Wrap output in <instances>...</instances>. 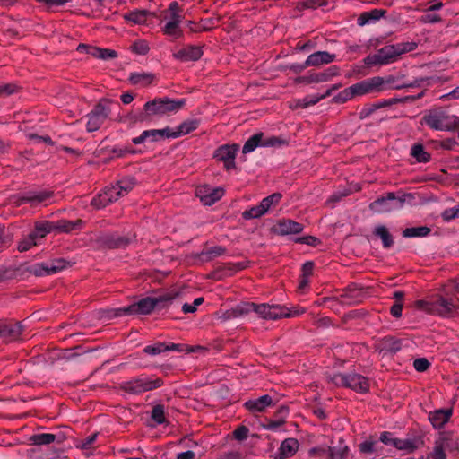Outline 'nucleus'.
<instances>
[{"label": "nucleus", "instance_id": "obj_1", "mask_svg": "<svg viewBox=\"0 0 459 459\" xmlns=\"http://www.w3.org/2000/svg\"><path fill=\"white\" fill-rule=\"evenodd\" d=\"M185 100H172L167 98L147 101L142 110L129 112L125 120L130 125L150 124L156 119L179 110Z\"/></svg>", "mask_w": 459, "mask_h": 459}, {"label": "nucleus", "instance_id": "obj_2", "mask_svg": "<svg viewBox=\"0 0 459 459\" xmlns=\"http://www.w3.org/2000/svg\"><path fill=\"white\" fill-rule=\"evenodd\" d=\"M134 186L135 180L134 178H122L115 185L107 186L100 194L93 197L91 205L97 209L104 208L117 201L120 197L126 195Z\"/></svg>", "mask_w": 459, "mask_h": 459}, {"label": "nucleus", "instance_id": "obj_3", "mask_svg": "<svg viewBox=\"0 0 459 459\" xmlns=\"http://www.w3.org/2000/svg\"><path fill=\"white\" fill-rule=\"evenodd\" d=\"M431 129L437 131L459 130V117L449 114L441 108L429 110L422 118Z\"/></svg>", "mask_w": 459, "mask_h": 459}, {"label": "nucleus", "instance_id": "obj_4", "mask_svg": "<svg viewBox=\"0 0 459 459\" xmlns=\"http://www.w3.org/2000/svg\"><path fill=\"white\" fill-rule=\"evenodd\" d=\"M414 305L419 310L440 316H448L458 307L452 299L440 294L431 300H418Z\"/></svg>", "mask_w": 459, "mask_h": 459}, {"label": "nucleus", "instance_id": "obj_5", "mask_svg": "<svg viewBox=\"0 0 459 459\" xmlns=\"http://www.w3.org/2000/svg\"><path fill=\"white\" fill-rule=\"evenodd\" d=\"M82 225V220L67 221L59 220L57 221H38L35 223V229L31 232L38 239L43 238L48 233L52 231L58 232H71L76 228H80Z\"/></svg>", "mask_w": 459, "mask_h": 459}, {"label": "nucleus", "instance_id": "obj_6", "mask_svg": "<svg viewBox=\"0 0 459 459\" xmlns=\"http://www.w3.org/2000/svg\"><path fill=\"white\" fill-rule=\"evenodd\" d=\"M327 379L336 386L350 388L358 393H366L369 389L368 379L354 372L327 376Z\"/></svg>", "mask_w": 459, "mask_h": 459}, {"label": "nucleus", "instance_id": "obj_7", "mask_svg": "<svg viewBox=\"0 0 459 459\" xmlns=\"http://www.w3.org/2000/svg\"><path fill=\"white\" fill-rule=\"evenodd\" d=\"M164 382L160 377L142 376L123 382L121 389L131 394H140L155 390L162 386Z\"/></svg>", "mask_w": 459, "mask_h": 459}, {"label": "nucleus", "instance_id": "obj_8", "mask_svg": "<svg viewBox=\"0 0 459 459\" xmlns=\"http://www.w3.org/2000/svg\"><path fill=\"white\" fill-rule=\"evenodd\" d=\"M172 298L169 295L160 297V301H168L171 300ZM159 299H153V298H145L141 300H139L136 303H134L130 306L121 307L117 310V316H123V315H146L151 313L155 306L158 304Z\"/></svg>", "mask_w": 459, "mask_h": 459}, {"label": "nucleus", "instance_id": "obj_9", "mask_svg": "<svg viewBox=\"0 0 459 459\" xmlns=\"http://www.w3.org/2000/svg\"><path fill=\"white\" fill-rule=\"evenodd\" d=\"M402 54V48L399 45H387L377 50L373 55L365 57L364 62L368 65H386L393 63Z\"/></svg>", "mask_w": 459, "mask_h": 459}, {"label": "nucleus", "instance_id": "obj_10", "mask_svg": "<svg viewBox=\"0 0 459 459\" xmlns=\"http://www.w3.org/2000/svg\"><path fill=\"white\" fill-rule=\"evenodd\" d=\"M456 444L451 432H441L435 439L432 450L424 459H447L446 451L452 450Z\"/></svg>", "mask_w": 459, "mask_h": 459}, {"label": "nucleus", "instance_id": "obj_11", "mask_svg": "<svg viewBox=\"0 0 459 459\" xmlns=\"http://www.w3.org/2000/svg\"><path fill=\"white\" fill-rule=\"evenodd\" d=\"M110 102L107 100L100 101L88 114L86 129L88 132H95L100 128L110 114Z\"/></svg>", "mask_w": 459, "mask_h": 459}, {"label": "nucleus", "instance_id": "obj_12", "mask_svg": "<svg viewBox=\"0 0 459 459\" xmlns=\"http://www.w3.org/2000/svg\"><path fill=\"white\" fill-rule=\"evenodd\" d=\"M304 310H295L290 312L288 308L280 305H268V304H256L255 313L258 314L262 318L268 320H276L281 317L295 316L302 314Z\"/></svg>", "mask_w": 459, "mask_h": 459}, {"label": "nucleus", "instance_id": "obj_13", "mask_svg": "<svg viewBox=\"0 0 459 459\" xmlns=\"http://www.w3.org/2000/svg\"><path fill=\"white\" fill-rule=\"evenodd\" d=\"M402 203V198L393 192L378 197L369 204V210L374 213H386L397 210Z\"/></svg>", "mask_w": 459, "mask_h": 459}, {"label": "nucleus", "instance_id": "obj_14", "mask_svg": "<svg viewBox=\"0 0 459 459\" xmlns=\"http://www.w3.org/2000/svg\"><path fill=\"white\" fill-rule=\"evenodd\" d=\"M238 144H224L214 152L213 157L224 163L226 169L230 170L236 167L235 158L238 151Z\"/></svg>", "mask_w": 459, "mask_h": 459}, {"label": "nucleus", "instance_id": "obj_15", "mask_svg": "<svg viewBox=\"0 0 459 459\" xmlns=\"http://www.w3.org/2000/svg\"><path fill=\"white\" fill-rule=\"evenodd\" d=\"M195 195L204 205H212L223 196L224 190L220 187L201 186L196 188Z\"/></svg>", "mask_w": 459, "mask_h": 459}, {"label": "nucleus", "instance_id": "obj_16", "mask_svg": "<svg viewBox=\"0 0 459 459\" xmlns=\"http://www.w3.org/2000/svg\"><path fill=\"white\" fill-rule=\"evenodd\" d=\"M383 84V78L377 76L355 83L351 85V89L355 96H361L379 91Z\"/></svg>", "mask_w": 459, "mask_h": 459}, {"label": "nucleus", "instance_id": "obj_17", "mask_svg": "<svg viewBox=\"0 0 459 459\" xmlns=\"http://www.w3.org/2000/svg\"><path fill=\"white\" fill-rule=\"evenodd\" d=\"M336 55L331 54L327 51H316L310 54L304 64H301L300 69H305L309 66H320L323 65H328L335 61Z\"/></svg>", "mask_w": 459, "mask_h": 459}, {"label": "nucleus", "instance_id": "obj_18", "mask_svg": "<svg viewBox=\"0 0 459 459\" xmlns=\"http://www.w3.org/2000/svg\"><path fill=\"white\" fill-rule=\"evenodd\" d=\"M67 265L64 259H56L49 263L38 264L34 266L33 273L37 276H44L56 273Z\"/></svg>", "mask_w": 459, "mask_h": 459}, {"label": "nucleus", "instance_id": "obj_19", "mask_svg": "<svg viewBox=\"0 0 459 459\" xmlns=\"http://www.w3.org/2000/svg\"><path fill=\"white\" fill-rule=\"evenodd\" d=\"M161 138H171L170 128L144 130L139 136L133 138L134 144L143 143L145 141L156 142Z\"/></svg>", "mask_w": 459, "mask_h": 459}, {"label": "nucleus", "instance_id": "obj_20", "mask_svg": "<svg viewBox=\"0 0 459 459\" xmlns=\"http://www.w3.org/2000/svg\"><path fill=\"white\" fill-rule=\"evenodd\" d=\"M22 332V326L20 323H2L0 322V339L5 342H10L19 339Z\"/></svg>", "mask_w": 459, "mask_h": 459}, {"label": "nucleus", "instance_id": "obj_21", "mask_svg": "<svg viewBox=\"0 0 459 459\" xmlns=\"http://www.w3.org/2000/svg\"><path fill=\"white\" fill-rule=\"evenodd\" d=\"M274 405L275 403L273 401V398L268 394H264L256 399L248 400L244 403L245 408L252 413L263 412L268 407H272Z\"/></svg>", "mask_w": 459, "mask_h": 459}, {"label": "nucleus", "instance_id": "obj_22", "mask_svg": "<svg viewBox=\"0 0 459 459\" xmlns=\"http://www.w3.org/2000/svg\"><path fill=\"white\" fill-rule=\"evenodd\" d=\"M203 56V49L199 46H186L173 54L174 58L181 62L197 61Z\"/></svg>", "mask_w": 459, "mask_h": 459}, {"label": "nucleus", "instance_id": "obj_23", "mask_svg": "<svg viewBox=\"0 0 459 459\" xmlns=\"http://www.w3.org/2000/svg\"><path fill=\"white\" fill-rule=\"evenodd\" d=\"M182 21L183 16L169 17L161 29L163 34L173 39H180L183 36V30L180 28Z\"/></svg>", "mask_w": 459, "mask_h": 459}, {"label": "nucleus", "instance_id": "obj_24", "mask_svg": "<svg viewBox=\"0 0 459 459\" xmlns=\"http://www.w3.org/2000/svg\"><path fill=\"white\" fill-rule=\"evenodd\" d=\"M77 49L79 51H85L87 54L92 56L93 57L103 60L113 59L117 56V53L115 50L108 48H100L84 44H80Z\"/></svg>", "mask_w": 459, "mask_h": 459}, {"label": "nucleus", "instance_id": "obj_25", "mask_svg": "<svg viewBox=\"0 0 459 459\" xmlns=\"http://www.w3.org/2000/svg\"><path fill=\"white\" fill-rule=\"evenodd\" d=\"M303 229L301 223L286 219L278 221L275 225V232L282 236L300 233Z\"/></svg>", "mask_w": 459, "mask_h": 459}, {"label": "nucleus", "instance_id": "obj_26", "mask_svg": "<svg viewBox=\"0 0 459 459\" xmlns=\"http://www.w3.org/2000/svg\"><path fill=\"white\" fill-rule=\"evenodd\" d=\"M51 191H30L23 194L18 199V204H31L33 205L39 204L42 202L47 201L52 196Z\"/></svg>", "mask_w": 459, "mask_h": 459}, {"label": "nucleus", "instance_id": "obj_27", "mask_svg": "<svg viewBox=\"0 0 459 459\" xmlns=\"http://www.w3.org/2000/svg\"><path fill=\"white\" fill-rule=\"evenodd\" d=\"M199 126V120L187 119L182 122L175 130L170 128L171 138H178L195 131Z\"/></svg>", "mask_w": 459, "mask_h": 459}, {"label": "nucleus", "instance_id": "obj_28", "mask_svg": "<svg viewBox=\"0 0 459 459\" xmlns=\"http://www.w3.org/2000/svg\"><path fill=\"white\" fill-rule=\"evenodd\" d=\"M400 101H401L400 99L393 98V99L381 100V101H377L376 103L370 104L368 106L364 107L360 110L359 117H360V118H365V117H368L369 115H371L375 110H377L378 108L391 107L394 104H396Z\"/></svg>", "mask_w": 459, "mask_h": 459}, {"label": "nucleus", "instance_id": "obj_29", "mask_svg": "<svg viewBox=\"0 0 459 459\" xmlns=\"http://www.w3.org/2000/svg\"><path fill=\"white\" fill-rule=\"evenodd\" d=\"M256 304L255 303H241L236 306L231 310H228L225 313V318H236L245 315L249 314L250 312H255Z\"/></svg>", "mask_w": 459, "mask_h": 459}, {"label": "nucleus", "instance_id": "obj_30", "mask_svg": "<svg viewBox=\"0 0 459 459\" xmlns=\"http://www.w3.org/2000/svg\"><path fill=\"white\" fill-rule=\"evenodd\" d=\"M402 343L400 340L391 336L383 338L378 344L380 352H383L384 355L397 352L400 351Z\"/></svg>", "mask_w": 459, "mask_h": 459}, {"label": "nucleus", "instance_id": "obj_31", "mask_svg": "<svg viewBox=\"0 0 459 459\" xmlns=\"http://www.w3.org/2000/svg\"><path fill=\"white\" fill-rule=\"evenodd\" d=\"M155 75L152 73L147 72H140V73H132L129 75V81L134 85H138L141 87H146L153 82Z\"/></svg>", "mask_w": 459, "mask_h": 459}, {"label": "nucleus", "instance_id": "obj_32", "mask_svg": "<svg viewBox=\"0 0 459 459\" xmlns=\"http://www.w3.org/2000/svg\"><path fill=\"white\" fill-rule=\"evenodd\" d=\"M299 447V443L296 438H286L282 441L279 452L283 459L290 457L296 454Z\"/></svg>", "mask_w": 459, "mask_h": 459}, {"label": "nucleus", "instance_id": "obj_33", "mask_svg": "<svg viewBox=\"0 0 459 459\" xmlns=\"http://www.w3.org/2000/svg\"><path fill=\"white\" fill-rule=\"evenodd\" d=\"M330 459H346L349 454V447L342 439H340L334 446L327 448Z\"/></svg>", "mask_w": 459, "mask_h": 459}, {"label": "nucleus", "instance_id": "obj_34", "mask_svg": "<svg viewBox=\"0 0 459 459\" xmlns=\"http://www.w3.org/2000/svg\"><path fill=\"white\" fill-rule=\"evenodd\" d=\"M150 15L152 14L147 10H135L124 14V19L133 24H144Z\"/></svg>", "mask_w": 459, "mask_h": 459}, {"label": "nucleus", "instance_id": "obj_35", "mask_svg": "<svg viewBox=\"0 0 459 459\" xmlns=\"http://www.w3.org/2000/svg\"><path fill=\"white\" fill-rule=\"evenodd\" d=\"M451 413L450 410H439L430 413L429 419L435 428H441L448 421Z\"/></svg>", "mask_w": 459, "mask_h": 459}, {"label": "nucleus", "instance_id": "obj_36", "mask_svg": "<svg viewBox=\"0 0 459 459\" xmlns=\"http://www.w3.org/2000/svg\"><path fill=\"white\" fill-rule=\"evenodd\" d=\"M102 242L109 248H119L127 246L130 239L128 238L117 235H106L103 237Z\"/></svg>", "mask_w": 459, "mask_h": 459}, {"label": "nucleus", "instance_id": "obj_37", "mask_svg": "<svg viewBox=\"0 0 459 459\" xmlns=\"http://www.w3.org/2000/svg\"><path fill=\"white\" fill-rule=\"evenodd\" d=\"M385 12L381 9H374L370 12L362 13L358 19V23L359 25L363 26L371 22L377 21L385 14Z\"/></svg>", "mask_w": 459, "mask_h": 459}, {"label": "nucleus", "instance_id": "obj_38", "mask_svg": "<svg viewBox=\"0 0 459 459\" xmlns=\"http://www.w3.org/2000/svg\"><path fill=\"white\" fill-rule=\"evenodd\" d=\"M423 445V438L421 431H417L411 437H407L403 440V450H413L420 447Z\"/></svg>", "mask_w": 459, "mask_h": 459}, {"label": "nucleus", "instance_id": "obj_39", "mask_svg": "<svg viewBox=\"0 0 459 459\" xmlns=\"http://www.w3.org/2000/svg\"><path fill=\"white\" fill-rule=\"evenodd\" d=\"M374 233L382 240L384 247L388 248L393 246L394 239L386 227L383 225L377 226L376 227Z\"/></svg>", "mask_w": 459, "mask_h": 459}, {"label": "nucleus", "instance_id": "obj_40", "mask_svg": "<svg viewBox=\"0 0 459 459\" xmlns=\"http://www.w3.org/2000/svg\"><path fill=\"white\" fill-rule=\"evenodd\" d=\"M264 134L257 133L248 138V140L245 143L242 148L243 153H249L255 151L258 146H262V139Z\"/></svg>", "mask_w": 459, "mask_h": 459}, {"label": "nucleus", "instance_id": "obj_41", "mask_svg": "<svg viewBox=\"0 0 459 459\" xmlns=\"http://www.w3.org/2000/svg\"><path fill=\"white\" fill-rule=\"evenodd\" d=\"M411 155L418 162H428L430 160V154L425 152L423 145L420 143H415L411 146Z\"/></svg>", "mask_w": 459, "mask_h": 459}, {"label": "nucleus", "instance_id": "obj_42", "mask_svg": "<svg viewBox=\"0 0 459 459\" xmlns=\"http://www.w3.org/2000/svg\"><path fill=\"white\" fill-rule=\"evenodd\" d=\"M430 228L427 226L411 227L403 230V237L406 238H420L426 237L430 233Z\"/></svg>", "mask_w": 459, "mask_h": 459}, {"label": "nucleus", "instance_id": "obj_43", "mask_svg": "<svg viewBox=\"0 0 459 459\" xmlns=\"http://www.w3.org/2000/svg\"><path fill=\"white\" fill-rule=\"evenodd\" d=\"M226 248L221 246H214L202 252L199 256L203 261H210L225 254Z\"/></svg>", "mask_w": 459, "mask_h": 459}, {"label": "nucleus", "instance_id": "obj_44", "mask_svg": "<svg viewBox=\"0 0 459 459\" xmlns=\"http://www.w3.org/2000/svg\"><path fill=\"white\" fill-rule=\"evenodd\" d=\"M30 440L36 446L48 445L56 440V436L50 433L36 434L32 435Z\"/></svg>", "mask_w": 459, "mask_h": 459}, {"label": "nucleus", "instance_id": "obj_45", "mask_svg": "<svg viewBox=\"0 0 459 459\" xmlns=\"http://www.w3.org/2000/svg\"><path fill=\"white\" fill-rule=\"evenodd\" d=\"M282 195L281 193H273V195H268L266 197H264L261 202V205H262V208L264 209V211L265 212V213L272 208V207H274L276 206L281 199Z\"/></svg>", "mask_w": 459, "mask_h": 459}, {"label": "nucleus", "instance_id": "obj_46", "mask_svg": "<svg viewBox=\"0 0 459 459\" xmlns=\"http://www.w3.org/2000/svg\"><path fill=\"white\" fill-rule=\"evenodd\" d=\"M38 240L39 239L32 233H30L18 243L17 248L20 252L27 251L36 246L38 244Z\"/></svg>", "mask_w": 459, "mask_h": 459}, {"label": "nucleus", "instance_id": "obj_47", "mask_svg": "<svg viewBox=\"0 0 459 459\" xmlns=\"http://www.w3.org/2000/svg\"><path fill=\"white\" fill-rule=\"evenodd\" d=\"M379 440L386 446H391L397 449H402V441L399 438L394 437L391 432H383Z\"/></svg>", "mask_w": 459, "mask_h": 459}, {"label": "nucleus", "instance_id": "obj_48", "mask_svg": "<svg viewBox=\"0 0 459 459\" xmlns=\"http://www.w3.org/2000/svg\"><path fill=\"white\" fill-rule=\"evenodd\" d=\"M379 442L375 439H368L359 444V448L361 453L372 454L378 452Z\"/></svg>", "mask_w": 459, "mask_h": 459}, {"label": "nucleus", "instance_id": "obj_49", "mask_svg": "<svg viewBox=\"0 0 459 459\" xmlns=\"http://www.w3.org/2000/svg\"><path fill=\"white\" fill-rule=\"evenodd\" d=\"M354 96L353 90L351 89V86H350L335 95L333 98V102L342 104L351 100Z\"/></svg>", "mask_w": 459, "mask_h": 459}, {"label": "nucleus", "instance_id": "obj_50", "mask_svg": "<svg viewBox=\"0 0 459 459\" xmlns=\"http://www.w3.org/2000/svg\"><path fill=\"white\" fill-rule=\"evenodd\" d=\"M265 214V212L262 208L261 204L251 207L249 210H246L242 216L246 220L257 219Z\"/></svg>", "mask_w": 459, "mask_h": 459}, {"label": "nucleus", "instance_id": "obj_51", "mask_svg": "<svg viewBox=\"0 0 459 459\" xmlns=\"http://www.w3.org/2000/svg\"><path fill=\"white\" fill-rule=\"evenodd\" d=\"M164 351H167V344L164 342H157L152 345H147L143 349L144 353L152 356L159 355Z\"/></svg>", "mask_w": 459, "mask_h": 459}, {"label": "nucleus", "instance_id": "obj_52", "mask_svg": "<svg viewBox=\"0 0 459 459\" xmlns=\"http://www.w3.org/2000/svg\"><path fill=\"white\" fill-rule=\"evenodd\" d=\"M287 141L277 136H270L267 138L262 139V146L263 147H279L282 145H286Z\"/></svg>", "mask_w": 459, "mask_h": 459}, {"label": "nucleus", "instance_id": "obj_53", "mask_svg": "<svg viewBox=\"0 0 459 459\" xmlns=\"http://www.w3.org/2000/svg\"><path fill=\"white\" fill-rule=\"evenodd\" d=\"M151 417L159 425L164 423L165 422L164 406L161 404L155 405L152 411Z\"/></svg>", "mask_w": 459, "mask_h": 459}, {"label": "nucleus", "instance_id": "obj_54", "mask_svg": "<svg viewBox=\"0 0 459 459\" xmlns=\"http://www.w3.org/2000/svg\"><path fill=\"white\" fill-rule=\"evenodd\" d=\"M322 100L319 94L306 96L304 99L298 100V106L305 108L309 106L315 105Z\"/></svg>", "mask_w": 459, "mask_h": 459}, {"label": "nucleus", "instance_id": "obj_55", "mask_svg": "<svg viewBox=\"0 0 459 459\" xmlns=\"http://www.w3.org/2000/svg\"><path fill=\"white\" fill-rule=\"evenodd\" d=\"M131 48L133 52L138 55H146L150 50L149 44L145 40L135 41Z\"/></svg>", "mask_w": 459, "mask_h": 459}, {"label": "nucleus", "instance_id": "obj_56", "mask_svg": "<svg viewBox=\"0 0 459 459\" xmlns=\"http://www.w3.org/2000/svg\"><path fill=\"white\" fill-rule=\"evenodd\" d=\"M441 217L446 221H449L451 220L458 218L459 217V204L456 206L446 209L442 212Z\"/></svg>", "mask_w": 459, "mask_h": 459}, {"label": "nucleus", "instance_id": "obj_57", "mask_svg": "<svg viewBox=\"0 0 459 459\" xmlns=\"http://www.w3.org/2000/svg\"><path fill=\"white\" fill-rule=\"evenodd\" d=\"M430 363L429 361L425 358H420L416 359L413 361V367L416 371L418 372H425L429 368Z\"/></svg>", "mask_w": 459, "mask_h": 459}, {"label": "nucleus", "instance_id": "obj_58", "mask_svg": "<svg viewBox=\"0 0 459 459\" xmlns=\"http://www.w3.org/2000/svg\"><path fill=\"white\" fill-rule=\"evenodd\" d=\"M18 90L17 85L13 83H6L0 85V97H5L13 94Z\"/></svg>", "mask_w": 459, "mask_h": 459}, {"label": "nucleus", "instance_id": "obj_59", "mask_svg": "<svg viewBox=\"0 0 459 459\" xmlns=\"http://www.w3.org/2000/svg\"><path fill=\"white\" fill-rule=\"evenodd\" d=\"M204 302V298H196L192 304L185 303L182 311L185 314L194 313L196 307Z\"/></svg>", "mask_w": 459, "mask_h": 459}, {"label": "nucleus", "instance_id": "obj_60", "mask_svg": "<svg viewBox=\"0 0 459 459\" xmlns=\"http://www.w3.org/2000/svg\"><path fill=\"white\" fill-rule=\"evenodd\" d=\"M39 3L44 4L48 9L65 5L71 0H36Z\"/></svg>", "mask_w": 459, "mask_h": 459}, {"label": "nucleus", "instance_id": "obj_61", "mask_svg": "<svg viewBox=\"0 0 459 459\" xmlns=\"http://www.w3.org/2000/svg\"><path fill=\"white\" fill-rule=\"evenodd\" d=\"M248 436V429L246 426H239L233 431V437L239 441L245 440Z\"/></svg>", "mask_w": 459, "mask_h": 459}, {"label": "nucleus", "instance_id": "obj_62", "mask_svg": "<svg viewBox=\"0 0 459 459\" xmlns=\"http://www.w3.org/2000/svg\"><path fill=\"white\" fill-rule=\"evenodd\" d=\"M327 82V76H325L324 72L316 73L309 75V78L307 79V83L312 82Z\"/></svg>", "mask_w": 459, "mask_h": 459}, {"label": "nucleus", "instance_id": "obj_63", "mask_svg": "<svg viewBox=\"0 0 459 459\" xmlns=\"http://www.w3.org/2000/svg\"><path fill=\"white\" fill-rule=\"evenodd\" d=\"M97 436H98L97 433H95V434H92V435L87 437L86 438H84L81 441V444L79 445V446L82 449L90 448L91 446V445L95 442Z\"/></svg>", "mask_w": 459, "mask_h": 459}, {"label": "nucleus", "instance_id": "obj_64", "mask_svg": "<svg viewBox=\"0 0 459 459\" xmlns=\"http://www.w3.org/2000/svg\"><path fill=\"white\" fill-rule=\"evenodd\" d=\"M441 100H459V85L452 90L450 92L444 94L440 97Z\"/></svg>", "mask_w": 459, "mask_h": 459}]
</instances>
